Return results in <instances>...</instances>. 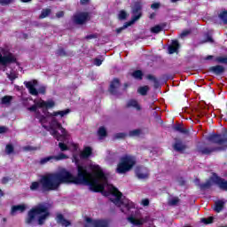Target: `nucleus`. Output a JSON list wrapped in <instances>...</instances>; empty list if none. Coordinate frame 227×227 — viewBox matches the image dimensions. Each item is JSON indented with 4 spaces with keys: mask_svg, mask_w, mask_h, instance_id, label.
<instances>
[{
    "mask_svg": "<svg viewBox=\"0 0 227 227\" xmlns=\"http://www.w3.org/2000/svg\"><path fill=\"white\" fill-rule=\"evenodd\" d=\"M93 173L88 171V168L77 165V176L63 168L57 173H50L42 176L39 181H34L30 184V191L39 192H51L58 191L61 184H74V185H89L92 192H104L108 184V179L104 170L98 165H90Z\"/></svg>",
    "mask_w": 227,
    "mask_h": 227,
    "instance_id": "f257e3e1",
    "label": "nucleus"
},
{
    "mask_svg": "<svg viewBox=\"0 0 227 227\" xmlns=\"http://www.w3.org/2000/svg\"><path fill=\"white\" fill-rule=\"evenodd\" d=\"M37 216V224L39 226H43L45 221L51 216V211H49V207L44 203H39L35 207H32L27 214L25 218V223L27 224H33L36 221Z\"/></svg>",
    "mask_w": 227,
    "mask_h": 227,
    "instance_id": "f03ea898",
    "label": "nucleus"
},
{
    "mask_svg": "<svg viewBox=\"0 0 227 227\" xmlns=\"http://www.w3.org/2000/svg\"><path fill=\"white\" fill-rule=\"evenodd\" d=\"M136 156L125 154L120 159L115 171L118 175H125V173L131 171L134 166H136Z\"/></svg>",
    "mask_w": 227,
    "mask_h": 227,
    "instance_id": "7ed1b4c3",
    "label": "nucleus"
},
{
    "mask_svg": "<svg viewBox=\"0 0 227 227\" xmlns=\"http://www.w3.org/2000/svg\"><path fill=\"white\" fill-rule=\"evenodd\" d=\"M111 194L115 197L114 199H111V201L112 203H114V205H116L117 207L122 205V207L128 211L132 210V208H136V205L134 204V202L129 200H121V196H123V193H121V192H120L118 188L113 187L111 190Z\"/></svg>",
    "mask_w": 227,
    "mask_h": 227,
    "instance_id": "20e7f679",
    "label": "nucleus"
},
{
    "mask_svg": "<svg viewBox=\"0 0 227 227\" xmlns=\"http://www.w3.org/2000/svg\"><path fill=\"white\" fill-rule=\"evenodd\" d=\"M24 85L27 88L28 92L33 97H38L39 93L41 95H45L47 93V88L45 86H41L38 90L35 86H38V80H32V81H25Z\"/></svg>",
    "mask_w": 227,
    "mask_h": 227,
    "instance_id": "39448f33",
    "label": "nucleus"
},
{
    "mask_svg": "<svg viewBox=\"0 0 227 227\" xmlns=\"http://www.w3.org/2000/svg\"><path fill=\"white\" fill-rule=\"evenodd\" d=\"M1 52L2 54L0 53V65L5 67V65H11L12 63L19 64V62H17V57H15V55L10 51V49L2 48Z\"/></svg>",
    "mask_w": 227,
    "mask_h": 227,
    "instance_id": "423d86ee",
    "label": "nucleus"
},
{
    "mask_svg": "<svg viewBox=\"0 0 227 227\" xmlns=\"http://www.w3.org/2000/svg\"><path fill=\"white\" fill-rule=\"evenodd\" d=\"M56 106V103L53 100L45 101L43 99H40L35 102L32 106L27 108V111L31 113H35L38 109H52Z\"/></svg>",
    "mask_w": 227,
    "mask_h": 227,
    "instance_id": "0eeeda50",
    "label": "nucleus"
},
{
    "mask_svg": "<svg viewBox=\"0 0 227 227\" xmlns=\"http://www.w3.org/2000/svg\"><path fill=\"white\" fill-rule=\"evenodd\" d=\"M207 140L209 143H214L215 145H227V129L221 135L218 133H212L207 137Z\"/></svg>",
    "mask_w": 227,
    "mask_h": 227,
    "instance_id": "6e6552de",
    "label": "nucleus"
},
{
    "mask_svg": "<svg viewBox=\"0 0 227 227\" xmlns=\"http://www.w3.org/2000/svg\"><path fill=\"white\" fill-rule=\"evenodd\" d=\"M135 175L138 180H148L150 178V170L145 166H137L135 168Z\"/></svg>",
    "mask_w": 227,
    "mask_h": 227,
    "instance_id": "1a4fd4ad",
    "label": "nucleus"
},
{
    "mask_svg": "<svg viewBox=\"0 0 227 227\" xmlns=\"http://www.w3.org/2000/svg\"><path fill=\"white\" fill-rule=\"evenodd\" d=\"M131 13L133 15L131 17V20H133V19H136V17H138L137 20H139L140 18L143 17V4H141L140 1L133 3V4L131 5Z\"/></svg>",
    "mask_w": 227,
    "mask_h": 227,
    "instance_id": "9d476101",
    "label": "nucleus"
},
{
    "mask_svg": "<svg viewBox=\"0 0 227 227\" xmlns=\"http://www.w3.org/2000/svg\"><path fill=\"white\" fill-rule=\"evenodd\" d=\"M88 19H90V13L80 12L73 16V22L78 26H82V24H86V22H88Z\"/></svg>",
    "mask_w": 227,
    "mask_h": 227,
    "instance_id": "9b49d317",
    "label": "nucleus"
},
{
    "mask_svg": "<svg viewBox=\"0 0 227 227\" xmlns=\"http://www.w3.org/2000/svg\"><path fill=\"white\" fill-rule=\"evenodd\" d=\"M211 180H213V183L218 185L222 191H227V181L224 178L217 176L215 173H213Z\"/></svg>",
    "mask_w": 227,
    "mask_h": 227,
    "instance_id": "f8f14e48",
    "label": "nucleus"
},
{
    "mask_svg": "<svg viewBox=\"0 0 227 227\" xmlns=\"http://www.w3.org/2000/svg\"><path fill=\"white\" fill-rule=\"evenodd\" d=\"M221 150H223V147H219V146H214V147L199 146L197 149V152L201 155H210L211 153H214V152H221Z\"/></svg>",
    "mask_w": 227,
    "mask_h": 227,
    "instance_id": "ddd939ff",
    "label": "nucleus"
},
{
    "mask_svg": "<svg viewBox=\"0 0 227 227\" xmlns=\"http://www.w3.org/2000/svg\"><path fill=\"white\" fill-rule=\"evenodd\" d=\"M120 86H121V82H120V79L114 78L110 82L108 91L111 93V95H117Z\"/></svg>",
    "mask_w": 227,
    "mask_h": 227,
    "instance_id": "4468645a",
    "label": "nucleus"
},
{
    "mask_svg": "<svg viewBox=\"0 0 227 227\" xmlns=\"http://www.w3.org/2000/svg\"><path fill=\"white\" fill-rule=\"evenodd\" d=\"M86 223L94 227H109V223L106 220H93L92 218L87 217Z\"/></svg>",
    "mask_w": 227,
    "mask_h": 227,
    "instance_id": "2eb2a0df",
    "label": "nucleus"
},
{
    "mask_svg": "<svg viewBox=\"0 0 227 227\" xmlns=\"http://www.w3.org/2000/svg\"><path fill=\"white\" fill-rule=\"evenodd\" d=\"M51 127H57V129L60 130L62 141H65V137H67V129L63 128V125H61V123L55 117L51 118Z\"/></svg>",
    "mask_w": 227,
    "mask_h": 227,
    "instance_id": "dca6fc26",
    "label": "nucleus"
},
{
    "mask_svg": "<svg viewBox=\"0 0 227 227\" xmlns=\"http://www.w3.org/2000/svg\"><path fill=\"white\" fill-rule=\"evenodd\" d=\"M58 127H52V121H51L50 122V134L51 136H53V137L57 140V141H63V136H61V134H59V131L57 130Z\"/></svg>",
    "mask_w": 227,
    "mask_h": 227,
    "instance_id": "f3484780",
    "label": "nucleus"
},
{
    "mask_svg": "<svg viewBox=\"0 0 227 227\" xmlns=\"http://www.w3.org/2000/svg\"><path fill=\"white\" fill-rule=\"evenodd\" d=\"M208 72H210L211 74H214L215 75H223V74H224L225 72V69H224V67L221 65H216V66L210 67L208 69Z\"/></svg>",
    "mask_w": 227,
    "mask_h": 227,
    "instance_id": "a211bd4d",
    "label": "nucleus"
},
{
    "mask_svg": "<svg viewBox=\"0 0 227 227\" xmlns=\"http://www.w3.org/2000/svg\"><path fill=\"white\" fill-rule=\"evenodd\" d=\"M176 143L173 145V148L176 152H185L187 145L184 144L181 139L176 138Z\"/></svg>",
    "mask_w": 227,
    "mask_h": 227,
    "instance_id": "6ab92c4d",
    "label": "nucleus"
},
{
    "mask_svg": "<svg viewBox=\"0 0 227 227\" xmlns=\"http://www.w3.org/2000/svg\"><path fill=\"white\" fill-rule=\"evenodd\" d=\"M71 110L69 108L66 110L57 111L53 113H47V115L51 118H55L56 116H60V118H63L64 116H67V114H70Z\"/></svg>",
    "mask_w": 227,
    "mask_h": 227,
    "instance_id": "aec40b11",
    "label": "nucleus"
},
{
    "mask_svg": "<svg viewBox=\"0 0 227 227\" xmlns=\"http://www.w3.org/2000/svg\"><path fill=\"white\" fill-rule=\"evenodd\" d=\"M56 221L58 224H61V226L68 227L72 224V223L65 218L63 214H57Z\"/></svg>",
    "mask_w": 227,
    "mask_h": 227,
    "instance_id": "412c9836",
    "label": "nucleus"
},
{
    "mask_svg": "<svg viewBox=\"0 0 227 227\" xmlns=\"http://www.w3.org/2000/svg\"><path fill=\"white\" fill-rule=\"evenodd\" d=\"M137 19H139V17H135L133 20H130L128 22H125L124 25L119 28H116V33L117 35H120V33H121V31L127 29V27L132 26V24H135L136 22H137Z\"/></svg>",
    "mask_w": 227,
    "mask_h": 227,
    "instance_id": "4be33fe9",
    "label": "nucleus"
},
{
    "mask_svg": "<svg viewBox=\"0 0 227 227\" xmlns=\"http://www.w3.org/2000/svg\"><path fill=\"white\" fill-rule=\"evenodd\" d=\"M180 49V43L178 40H172L171 45L168 46V54H175V52H178Z\"/></svg>",
    "mask_w": 227,
    "mask_h": 227,
    "instance_id": "5701e85b",
    "label": "nucleus"
},
{
    "mask_svg": "<svg viewBox=\"0 0 227 227\" xmlns=\"http://www.w3.org/2000/svg\"><path fill=\"white\" fill-rule=\"evenodd\" d=\"M93 153V149L90 146L84 147L83 151L80 153L81 159H90Z\"/></svg>",
    "mask_w": 227,
    "mask_h": 227,
    "instance_id": "b1692460",
    "label": "nucleus"
},
{
    "mask_svg": "<svg viewBox=\"0 0 227 227\" xmlns=\"http://www.w3.org/2000/svg\"><path fill=\"white\" fill-rule=\"evenodd\" d=\"M17 212H20L21 214L23 212H26V205L20 204V205L12 206L11 210L12 215H13Z\"/></svg>",
    "mask_w": 227,
    "mask_h": 227,
    "instance_id": "393cba45",
    "label": "nucleus"
},
{
    "mask_svg": "<svg viewBox=\"0 0 227 227\" xmlns=\"http://www.w3.org/2000/svg\"><path fill=\"white\" fill-rule=\"evenodd\" d=\"M173 130H175V132H179L180 134H185L186 136H189V129L182 127V124L180 123L174 125Z\"/></svg>",
    "mask_w": 227,
    "mask_h": 227,
    "instance_id": "a878e982",
    "label": "nucleus"
},
{
    "mask_svg": "<svg viewBox=\"0 0 227 227\" xmlns=\"http://www.w3.org/2000/svg\"><path fill=\"white\" fill-rule=\"evenodd\" d=\"M212 185H214V179H212V176H210L206 183L200 184V191H207V189H210Z\"/></svg>",
    "mask_w": 227,
    "mask_h": 227,
    "instance_id": "bb28decb",
    "label": "nucleus"
},
{
    "mask_svg": "<svg viewBox=\"0 0 227 227\" xmlns=\"http://www.w3.org/2000/svg\"><path fill=\"white\" fill-rule=\"evenodd\" d=\"M223 208H224V201L217 200L215 202V207H214L215 212H216L217 214H220V212H223Z\"/></svg>",
    "mask_w": 227,
    "mask_h": 227,
    "instance_id": "cd10ccee",
    "label": "nucleus"
},
{
    "mask_svg": "<svg viewBox=\"0 0 227 227\" xmlns=\"http://www.w3.org/2000/svg\"><path fill=\"white\" fill-rule=\"evenodd\" d=\"M126 107H136L137 111H141V106H139V103L136 99H130L127 103Z\"/></svg>",
    "mask_w": 227,
    "mask_h": 227,
    "instance_id": "c85d7f7f",
    "label": "nucleus"
},
{
    "mask_svg": "<svg viewBox=\"0 0 227 227\" xmlns=\"http://www.w3.org/2000/svg\"><path fill=\"white\" fill-rule=\"evenodd\" d=\"M146 79L148 81H153V82L154 83V88L157 90L160 84L159 83V80L157 79V77H155L154 75L153 74H147L146 75Z\"/></svg>",
    "mask_w": 227,
    "mask_h": 227,
    "instance_id": "c756f323",
    "label": "nucleus"
},
{
    "mask_svg": "<svg viewBox=\"0 0 227 227\" xmlns=\"http://www.w3.org/2000/svg\"><path fill=\"white\" fill-rule=\"evenodd\" d=\"M98 135L100 139H104V137H107V129L104 126L99 127L98 130Z\"/></svg>",
    "mask_w": 227,
    "mask_h": 227,
    "instance_id": "7c9ffc66",
    "label": "nucleus"
},
{
    "mask_svg": "<svg viewBox=\"0 0 227 227\" xmlns=\"http://www.w3.org/2000/svg\"><path fill=\"white\" fill-rule=\"evenodd\" d=\"M128 221H129V223L135 226H143V221L140 219H136L134 216L128 217Z\"/></svg>",
    "mask_w": 227,
    "mask_h": 227,
    "instance_id": "2f4dec72",
    "label": "nucleus"
},
{
    "mask_svg": "<svg viewBox=\"0 0 227 227\" xmlns=\"http://www.w3.org/2000/svg\"><path fill=\"white\" fill-rule=\"evenodd\" d=\"M149 90H150V87H148V85H145V86L139 87L137 90V92L143 97H145L148 94Z\"/></svg>",
    "mask_w": 227,
    "mask_h": 227,
    "instance_id": "473e14b6",
    "label": "nucleus"
},
{
    "mask_svg": "<svg viewBox=\"0 0 227 227\" xmlns=\"http://www.w3.org/2000/svg\"><path fill=\"white\" fill-rule=\"evenodd\" d=\"M132 77H134V79H137L138 81H143V71L135 70L132 73Z\"/></svg>",
    "mask_w": 227,
    "mask_h": 227,
    "instance_id": "72a5a7b5",
    "label": "nucleus"
},
{
    "mask_svg": "<svg viewBox=\"0 0 227 227\" xmlns=\"http://www.w3.org/2000/svg\"><path fill=\"white\" fill-rule=\"evenodd\" d=\"M52 160H54L53 155L44 157L40 160L39 164H41V166H43L44 164H47V162H52Z\"/></svg>",
    "mask_w": 227,
    "mask_h": 227,
    "instance_id": "f704fd0d",
    "label": "nucleus"
},
{
    "mask_svg": "<svg viewBox=\"0 0 227 227\" xmlns=\"http://www.w3.org/2000/svg\"><path fill=\"white\" fill-rule=\"evenodd\" d=\"M219 19L222 20L223 24L227 25V11L223 10L222 12L219 13Z\"/></svg>",
    "mask_w": 227,
    "mask_h": 227,
    "instance_id": "c9c22d12",
    "label": "nucleus"
},
{
    "mask_svg": "<svg viewBox=\"0 0 227 227\" xmlns=\"http://www.w3.org/2000/svg\"><path fill=\"white\" fill-rule=\"evenodd\" d=\"M163 29H164V27L160 25H156L151 27V33H153L154 35H159V33H160V31H162Z\"/></svg>",
    "mask_w": 227,
    "mask_h": 227,
    "instance_id": "e433bc0d",
    "label": "nucleus"
},
{
    "mask_svg": "<svg viewBox=\"0 0 227 227\" xmlns=\"http://www.w3.org/2000/svg\"><path fill=\"white\" fill-rule=\"evenodd\" d=\"M15 147L12 144H7L5 146V153L7 155H12V153H14Z\"/></svg>",
    "mask_w": 227,
    "mask_h": 227,
    "instance_id": "4c0bfd02",
    "label": "nucleus"
},
{
    "mask_svg": "<svg viewBox=\"0 0 227 227\" xmlns=\"http://www.w3.org/2000/svg\"><path fill=\"white\" fill-rule=\"evenodd\" d=\"M56 56H59L60 58H66L68 56V53H67V51H65L64 48H59L56 51Z\"/></svg>",
    "mask_w": 227,
    "mask_h": 227,
    "instance_id": "58836bf2",
    "label": "nucleus"
},
{
    "mask_svg": "<svg viewBox=\"0 0 227 227\" xmlns=\"http://www.w3.org/2000/svg\"><path fill=\"white\" fill-rule=\"evenodd\" d=\"M12 100H13V97H12V96H4L1 99V104H4V105L11 104Z\"/></svg>",
    "mask_w": 227,
    "mask_h": 227,
    "instance_id": "ea45409f",
    "label": "nucleus"
},
{
    "mask_svg": "<svg viewBox=\"0 0 227 227\" xmlns=\"http://www.w3.org/2000/svg\"><path fill=\"white\" fill-rule=\"evenodd\" d=\"M66 159H68V156L63 153H60L59 155L54 156L53 155V160H65Z\"/></svg>",
    "mask_w": 227,
    "mask_h": 227,
    "instance_id": "a19ab883",
    "label": "nucleus"
},
{
    "mask_svg": "<svg viewBox=\"0 0 227 227\" xmlns=\"http://www.w3.org/2000/svg\"><path fill=\"white\" fill-rule=\"evenodd\" d=\"M51 15V9H43L39 15V19H45L46 17H49Z\"/></svg>",
    "mask_w": 227,
    "mask_h": 227,
    "instance_id": "79ce46f5",
    "label": "nucleus"
},
{
    "mask_svg": "<svg viewBox=\"0 0 227 227\" xmlns=\"http://www.w3.org/2000/svg\"><path fill=\"white\" fill-rule=\"evenodd\" d=\"M59 148L60 149V152H68V150H70L68 145H67V144L63 143V141L59 143Z\"/></svg>",
    "mask_w": 227,
    "mask_h": 227,
    "instance_id": "37998d69",
    "label": "nucleus"
},
{
    "mask_svg": "<svg viewBox=\"0 0 227 227\" xmlns=\"http://www.w3.org/2000/svg\"><path fill=\"white\" fill-rule=\"evenodd\" d=\"M201 223L204 224H212L214 223V216H208L207 218H202Z\"/></svg>",
    "mask_w": 227,
    "mask_h": 227,
    "instance_id": "c03bdc74",
    "label": "nucleus"
},
{
    "mask_svg": "<svg viewBox=\"0 0 227 227\" xmlns=\"http://www.w3.org/2000/svg\"><path fill=\"white\" fill-rule=\"evenodd\" d=\"M119 20H125L127 19V12L121 10L118 14Z\"/></svg>",
    "mask_w": 227,
    "mask_h": 227,
    "instance_id": "a18cd8bd",
    "label": "nucleus"
},
{
    "mask_svg": "<svg viewBox=\"0 0 227 227\" xmlns=\"http://www.w3.org/2000/svg\"><path fill=\"white\" fill-rule=\"evenodd\" d=\"M180 203V199L178 197H174L169 200V205L175 207Z\"/></svg>",
    "mask_w": 227,
    "mask_h": 227,
    "instance_id": "49530a36",
    "label": "nucleus"
},
{
    "mask_svg": "<svg viewBox=\"0 0 227 227\" xmlns=\"http://www.w3.org/2000/svg\"><path fill=\"white\" fill-rule=\"evenodd\" d=\"M114 139H125V137H127V134L125 133H116L114 136Z\"/></svg>",
    "mask_w": 227,
    "mask_h": 227,
    "instance_id": "de8ad7c7",
    "label": "nucleus"
},
{
    "mask_svg": "<svg viewBox=\"0 0 227 227\" xmlns=\"http://www.w3.org/2000/svg\"><path fill=\"white\" fill-rule=\"evenodd\" d=\"M12 3H13V0H0L2 6H8V4H12Z\"/></svg>",
    "mask_w": 227,
    "mask_h": 227,
    "instance_id": "09e8293b",
    "label": "nucleus"
},
{
    "mask_svg": "<svg viewBox=\"0 0 227 227\" xmlns=\"http://www.w3.org/2000/svg\"><path fill=\"white\" fill-rule=\"evenodd\" d=\"M7 77L9 79V81H15V79H17V74L15 73H11L9 74H7Z\"/></svg>",
    "mask_w": 227,
    "mask_h": 227,
    "instance_id": "8fccbe9b",
    "label": "nucleus"
},
{
    "mask_svg": "<svg viewBox=\"0 0 227 227\" xmlns=\"http://www.w3.org/2000/svg\"><path fill=\"white\" fill-rule=\"evenodd\" d=\"M141 134V129H133L129 131V136H139Z\"/></svg>",
    "mask_w": 227,
    "mask_h": 227,
    "instance_id": "3c124183",
    "label": "nucleus"
},
{
    "mask_svg": "<svg viewBox=\"0 0 227 227\" xmlns=\"http://www.w3.org/2000/svg\"><path fill=\"white\" fill-rule=\"evenodd\" d=\"M189 35H191V30H184L180 34V36H181V38H185V36H189Z\"/></svg>",
    "mask_w": 227,
    "mask_h": 227,
    "instance_id": "603ef678",
    "label": "nucleus"
},
{
    "mask_svg": "<svg viewBox=\"0 0 227 227\" xmlns=\"http://www.w3.org/2000/svg\"><path fill=\"white\" fill-rule=\"evenodd\" d=\"M11 180H12L11 177H9V176H4V177L2 178V184H3L4 185H6V184H8V182H10Z\"/></svg>",
    "mask_w": 227,
    "mask_h": 227,
    "instance_id": "864d4df0",
    "label": "nucleus"
},
{
    "mask_svg": "<svg viewBox=\"0 0 227 227\" xmlns=\"http://www.w3.org/2000/svg\"><path fill=\"white\" fill-rule=\"evenodd\" d=\"M152 10H159L160 8V3H153L151 5Z\"/></svg>",
    "mask_w": 227,
    "mask_h": 227,
    "instance_id": "5fc2aeb1",
    "label": "nucleus"
},
{
    "mask_svg": "<svg viewBox=\"0 0 227 227\" xmlns=\"http://www.w3.org/2000/svg\"><path fill=\"white\" fill-rule=\"evenodd\" d=\"M24 150L26 152H33V151L36 150V147H33L31 145H27V146L24 147Z\"/></svg>",
    "mask_w": 227,
    "mask_h": 227,
    "instance_id": "6e6d98bb",
    "label": "nucleus"
},
{
    "mask_svg": "<svg viewBox=\"0 0 227 227\" xmlns=\"http://www.w3.org/2000/svg\"><path fill=\"white\" fill-rule=\"evenodd\" d=\"M94 64L96 65V67H100V65H102V59H94Z\"/></svg>",
    "mask_w": 227,
    "mask_h": 227,
    "instance_id": "4d7b16f0",
    "label": "nucleus"
},
{
    "mask_svg": "<svg viewBox=\"0 0 227 227\" xmlns=\"http://www.w3.org/2000/svg\"><path fill=\"white\" fill-rule=\"evenodd\" d=\"M142 205H143L144 207H148V205H150V200H149L148 199H144V200H142Z\"/></svg>",
    "mask_w": 227,
    "mask_h": 227,
    "instance_id": "13d9d810",
    "label": "nucleus"
},
{
    "mask_svg": "<svg viewBox=\"0 0 227 227\" xmlns=\"http://www.w3.org/2000/svg\"><path fill=\"white\" fill-rule=\"evenodd\" d=\"M71 146H72L74 152H77V150H79V145H77L75 143L71 144Z\"/></svg>",
    "mask_w": 227,
    "mask_h": 227,
    "instance_id": "bf43d9fd",
    "label": "nucleus"
},
{
    "mask_svg": "<svg viewBox=\"0 0 227 227\" xmlns=\"http://www.w3.org/2000/svg\"><path fill=\"white\" fill-rule=\"evenodd\" d=\"M85 38L86 40H93V38H97V35L91 34V35H86Z\"/></svg>",
    "mask_w": 227,
    "mask_h": 227,
    "instance_id": "052dcab7",
    "label": "nucleus"
},
{
    "mask_svg": "<svg viewBox=\"0 0 227 227\" xmlns=\"http://www.w3.org/2000/svg\"><path fill=\"white\" fill-rule=\"evenodd\" d=\"M56 17L58 19H61V17H65V12L63 11L57 12Z\"/></svg>",
    "mask_w": 227,
    "mask_h": 227,
    "instance_id": "680f3d73",
    "label": "nucleus"
},
{
    "mask_svg": "<svg viewBox=\"0 0 227 227\" xmlns=\"http://www.w3.org/2000/svg\"><path fill=\"white\" fill-rule=\"evenodd\" d=\"M90 0H80V4H82V6L89 4Z\"/></svg>",
    "mask_w": 227,
    "mask_h": 227,
    "instance_id": "e2e57ef3",
    "label": "nucleus"
},
{
    "mask_svg": "<svg viewBox=\"0 0 227 227\" xmlns=\"http://www.w3.org/2000/svg\"><path fill=\"white\" fill-rule=\"evenodd\" d=\"M7 129L4 126H0V134H4Z\"/></svg>",
    "mask_w": 227,
    "mask_h": 227,
    "instance_id": "0e129e2a",
    "label": "nucleus"
},
{
    "mask_svg": "<svg viewBox=\"0 0 227 227\" xmlns=\"http://www.w3.org/2000/svg\"><path fill=\"white\" fill-rule=\"evenodd\" d=\"M37 120H39L40 123H43L45 121V115H41Z\"/></svg>",
    "mask_w": 227,
    "mask_h": 227,
    "instance_id": "69168bd1",
    "label": "nucleus"
},
{
    "mask_svg": "<svg viewBox=\"0 0 227 227\" xmlns=\"http://www.w3.org/2000/svg\"><path fill=\"white\" fill-rule=\"evenodd\" d=\"M206 42H210V43H214V39L212 38V36L207 35V39H206Z\"/></svg>",
    "mask_w": 227,
    "mask_h": 227,
    "instance_id": "338daca9",
    "label": "nucleus"
},
{
    "mask_svg": "<svg viewBox=\"0 0 227 227\" xmlns=\"http://www.w3.org/2000/svg\"><path fill=\"white\" fill-rule=\"evenodd\" d=\"M35 118L38 120V118L42 115V114L40 113V110H36V112H35Z\"/></svg>",
    "mask_w": 227,
    "mask_h": 227,
    "instance_id": "774afa93",
    "label": "nucleus"
}]
</instances>
